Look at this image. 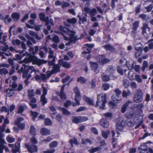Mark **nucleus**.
I'll return each mask as SVG.
<instances>
[{
  "label": "nucleus",
  "instance_id": "f257e3e1",
  "mask_svg": "<svg viewBox=\"0 0 153 153\" xmlns=\"http://www.w3.org/2000/svg\"><path fill=\"white\" fill-rule=\"evenodd\" d=\"M64 29H59L58 31H55V32L58 34L62 35L64 38L65 40L67 41H69L70 42L74 43L76 40H78L76 36H75V33L74 31L70 30V29H66V30H63Z\"/></svg>",
  "mask_w": 153,
  "mask_h": 153
},
{
  "label": "nucleus",
  "instance_id": "f03ea898",
  "mask_svg": "<svg viewBox=\"0 0 153 153\" xmlns=\"http://www.w3.org/2000/svg\"><path fill=\"white\" fill-rule=\"evenodd\" d=\"M19 73H23L22 76L23 78H26V79L25 81V83L27 85L29 82L28 79L32 76L31 74H35V70H33V67L29 66L26 65L25 64H23L22 67L18 71Z\"/></svg>",
  "mask_w": 153,
  "mask_h": 153
},
{
  "label": "nucleus",
  "instance_id": "7ed1b4c3",
  "mask_svg": "<svg viewBox=\"0 0 153 153\" xmlns=\"http://www.w3.org/2000/svg\"><path fill=\"white\" fill-rule=\"evenodd\" d=\"M106 96V94L102 93L98 95L95 107H97L99 106L100 109H105V105L107 102Z\"/></svg>",
  "mask_w": 153,
  "mask_h": 153
},
{
  "label": "nucleus",
  "instance_id": "20e7f679",
  "mask_svg": "<svg viewBox=\"0 0 153 153\" xmlns=\"http://www.w3.org/2000/svg\"><path fill=\"white\" fill-rule=\"evenodd\" d=\"M31 61H33L35 64L39 65L43 63H46L47 62V60L44 59H40L34 56L29 57L28 58L26 57L23 60L20 61V63H22L23 62L26 63H28Z\"/></svg>",
  "mask_w": 153,
  "mask_h": 153
},
{
  "label": "nucleus",
  "instance_id": "39448f33",
  "mask_svg": "<svg viewBox=\"0 0 153 153\" xmlns=\"http://www.w3.org/2000/svg\"><path fill=\"white\" fill-rule=\"evenodd\" d=\"M39 17L40 20L45 22V25L47 26V29H51V25L53 26L54 24L53 19H49L48 16L46 17L45 14L43 13L39 14Z\"/></svg>",
  "mask_w": 153,
  "mask_h": 153
},
{
  "label": "nucleus",
  "instance_id": "423d86ee",
  "mask_svg": "<svg viewBox=\"0 0 153 153\" xmlns=\"http://www.w3.org/2000/svg\"><path fill=\"white\" fill-rule=\"evenodd\" d=\"M74 92L75 94L74 100L76 103L73 102L72 103V104L73 106L75 107L80 105L79 102L81 100V96L79 90L77 87H75L74 88Z\"/></svg>",
  "mask_w": 153,
  "mask_h": 153
},
{
  "label": "nucleus",
  "instance_id": "0eeeda50",
  "mask_svg": "<svg viewBox=\"0 0 153 153\" xmlns=\"http://www.w3.org/2000/svg\"><path fill=\"white\" fill-rule=\"evenodd\" d=\"M33 70H35L36 73V70L33 68ZM36 74V73H35ZM34 75H35L34 76L35 79L37 81H45L47 80V79L49 78L52 75V74L50 73H46V74H41L40 75H38L37 74L32 73Z\"/></svg>",
  "mask_w": 153,
  "mask_h": 153
},
{
  "label": "nucleus",
  "instance_id": "6e6552de",
  "mask_svg": "<svg viewBox=\"0 0 153 153\" xmlns=\"http://www.w3.org/2000/svg\"><path fill=\"white\" fill-rule=\"evenodd\" d=\"M137 93L134 96L133 101L134 102L139 103L141 102L143 100V93L140 89L137 90Z\"/></svg>",
  "mask_w": 153,
  "mask_h": 153
},
{
  "label": "nucleus",
  "instance_id": "1a4fd4ad",
  "mask_svg": "<svg viewBox=\"0 0 153 153\" xmlns=\"http://www.w3.org/2000/svg\"><path fill=\"white\" fill-rule=\"evenodd\" d=\"M90 68L96 74L98 73L100 71L99 65L96 62L90 61L89 62Z\"/></svg>",
  "mask_w": 153,
  "mask_h": 153
},
{
  "label": "nucleus",
  "instance_id": "9d476101",
  "mask_svg": "<svg viewBox=\"0 0 153 153\" xmlns=\"http://www.w3.org/2000/svg\"><path fill=\"white\" fill-rule=\"evenodd\" d=\"M28 24H26V26L28 28L35 29H40V27L42 25H36L34 22V20L33 19H30L28 21Z\"/></svg>",
  "mask_w": 153,
  "mask_h": 153
},
{
  "label": "nucleus",
  "instance_id": "9b49d317",
  "mask_svg": "<svg viewBox=\"0 0 153 153\" xmlns=\"http://www.w3.org/2000/svg\"><path fill=\"white\" fill-rule=\"evenodd\" d=\"M73 118L72 120L73 122L76 124L88 120V117H73Z\"/></svg>",
  "mask_w": 153,
  "mask_h": 153
},
{
  "label": "nucleus",
  "instance_id": "f8f14e48",
  "mask_svg": "<svg viewBox=\"0 0 153 153\" xmlns=\"http://www.w3.org/2000/svg\"><path fill=\"white\" fill-rule=\"evenodd\" d=\"M8 146L12 148V153H16L19 151L20 149V143L17 142L15 145L13 144H8Z\"/></svg>",
  "mask_w": 153,
  "mask_h": 153
},
{
  "label": "nucleus",
  "instance_id": "ddd939ff",
  "mask_svg": "<svg viewBox=\"0 0 153 153\" xmlns=\"http://www.w3.org/2000/svg\"><path fill=\"white\" fill-rule=\"evenodd\" d=\"M97 60L101 65L106 64L110 61L109 59L106 58L103 55L99 56L97 57Z\"/></svg>",
  "mask_w": 153,
  "mask_h": 153
},
{
  "label": "nucleus",
  "instance_id": "4468645a",
  "mask_svg": "<svg viewBox=\"0 0 153 153\" xmlns=\"http://www.w3.org/2000/svg\"><path fill=\"white\" fill-rule=\"evenodd\" d=\"M61 62V60H59L58 64L55 65L53 67V69H52L51 71H47L46 73H50L52 74H53L56 73L60 71V68L61 66V65H59Z\"/></svg>",
  "mask_w": 153,
  "mask_h": 153
},
{
  "label": "nucleus",
  "instance_id": "2eb2a0df",
  "mask_svg": "<svg viewBox=\"0 0 153 153\" xmlns=\"http://www.w3.org/2000/svg\"><path fill=\"white\" fill-rule=\"evenodd\" d=\"M116 71L115 67L112 65L108 66L107 68L106 72L109 74V75L110 76L114 77L113 74Z\"/></svg>",
  "mask_w": 153,
  "mask_h": 153
},
{
  "label": "nucleus",
  "instance_id": "dca6fc26",
  "mask_svg": "<svg viewBox=\"0 0 153 153\" xmlns=\"http://www.w3.org/2000/svg\"><path fill=\"white\" fill-rule=\"evenodd\" d=\"M77 22V19L75 18L72 19H68L67 20V22H64L65 25L68 27H70L71 25L70 24H75Z\"/></svg>",
  "mask_w": 153,
  "mask_h": 153
},
{
  "label": "nucleus",
  "instance_id": "f3484780",
  "mask_svg": "<svg viewBox=\"0 0 153 153\" xmlns=\"http://www.w3.org/2000/svg\"><path fill=\"white\" fill-rule=\"evenodd\" d=\"M25 147L27 148L28 151L31 153H33V152H36L37 151V147L33 145H32L29 146L28 145L25 144Z\"/></svg>",
  "mask_w": 153,
  "mask_h": 153
},
{
  "label": "nucleus",
  "instance_id": "a211bd4d",
  "mask_svg": "<svg viewBox=\"0 0 153 153\" xmlns=\"http://www.w3.org/2000/svg\"><path fill=\"white\" fill-rule=\"evenodd\" d=\"M29 99L30 100V102L29 103L30 105L33 108H37V105L36 104L37 102L36 98L33 97L29 98Z\"/></svg>",
  "mask_w": 153,
  "mask_h": 153
},
{
  "label": "nucleus",
  "instance_id": "6ab92c4d",
  "mask_svg": "<svg viewBox=\"0 0 153 153\" xmlns=\"http://www.w3.org/2000/svg\"><path fill=\"white\" fill-rule=\"evenodd\" d=\"M100 124L102 127L104 128H108L109 125L108 122L104 118H102L101 120Z\"/></svg>",
  "mask_w": 153,
  "mask_h": 153
},
{
  "label": "nucleus",
  "instance_id": "aec40b11",
  "mask_svg": "<svg viewBox=\"0 0 153 153\" xmlns=\"http://www.w3.org/2000/svg\"><path fill=\"white\" fill-rule=\"evenodd\" d=\"M11 16L14 21L17 22L20 19V15L18 12H15L12 14Z\"/></svg>",
  "mask_w": 153,
  "mask_h": 153
},
{
  "label": "nucleus",
  "instance_id": "412c9836",
  "mask_svg": "<svg viewBox=\"0 0 153 153\" xmlns=\"http://www.w3.org/2000/svg\"><path fill=\"white\" fill-rule=\"evenodd\" d=\"M57 108L62 112V114L65 116H68L71 115V113L64 108H61L60 107H57Z\"/></svg>",
  "mask_w": 153,
  "mask_h": 153
},
{
  "label": "nucleus",
  "instance_id": "4be33fe9",
  "mask_svg": "<svg viewBox=\"0 0 153 153\" xmlns=\"http://www.w3.org/2000/svg\"><path fill=\"white\" fill-rule=\"evenodd\" d=\"M111 99L115 103H118L122 100V98L121 97H119L114 94L112 96Z\"/></svg>",
  "mask_w": 153,
  "mask_h": 153
},
{
  "label": "nucleus",
  "instance_id": "5701e85b",
  "mask_svg": "<svg viewBox=\"0 0 153 153\" xmlns=\"http://www.w3.org/2000/svg\"><path fill=\"white\" fill-rule=\"evenodd\" d=\"M40 133L42 135H47L50 134V130L45 128H42L40 130Z\"/></svg>",
  "mask_w": 153,
  "mask_h": 153
},
{
  "label": "nucleus",
  "instance_id": "b1692460",
  "mask_svg": "<svg viewBox=\"0 0 153 153\" xmlns=\"http://www.w3.org/2000/svg\"><path fill=\"white\" fill-rule=\"evenodd\" d=\"M9 15H5L4 16H3L1 15H0V18L4 20L5 23H7V20L8 23H10L12 21V19L11 18H9Z\"/></svg>",
  "mask_w": 153,
  "mask_h": 153
},
{
  "label": "nucleus",
  "instance_id": "393cba45",
  "mask_svg": "<svg viewBox=\"0 0 153 153\" xmlns=\"http://www.w3.org/2000/svg\"><path fill=\"white\" fill-rule=\"evenodd\" d=\"M102 47L106 51H115V48L110 44L103 45Z\"/></svg>",
  "mask_w": 153,
  "mask_h": 153
},
{
  "label": "nucleus",
  "instance_id": "a878e982",
  "mask_svg": "<svg viewBox=\"0 0 153 153\" xmlns=\"http://www.w3.org/2000/svg\"><path fill=\"white\" fill-rule=\"evenodd\" d=\"M131 103V102L128 101L126 102L123 105L121 110V111L122 113H123L126 111L127 107Z\"/></svg>",
  "mask_w": 153,
  "mask_h": 153
},
{
  "label": "nucleus",
  "instance_id": "bb28decb",
  "mask_svg": "<svg viewBox=\"0 0 153 153\" xmlns=\"http://www.w3.org/2000/svg\"><path fill=\"white\" fill-rule=\"evenodd\" d=\"M60 60H61V62L60 63V65H61V66L62 65L63 67L67 68H69L70 67L71 65L67 62L64 61L63 60L61 61V59Z\"/></svg>",
  "mask_w": 153,
  "mask_h": 153
},
{
  "label": "nucleus",
  "instance_id": "cd10ccee",
  "mask_svg": "<svg viewBox=\"0 0 153 153\" xmlns=\"http://www.w3.org/2000/svg\"><path fill=\"white\" fill-rule=\"evenodd\" d=\"M136 113L133 112L131 113L130 112H127L125 115L126 118L127 119H131L136 115Z\"/></svg>",
  "mask_w": 153,
  "mask_h": 153
},
{
  "label": "nucleus",
  "instance_id": "c85d7f7f",
  "mask_svg": "<svg viewBox=\"0 0 153 153\" xmlns=\"http://www.w3.org/2000/svg\"><path fill=\"white\" fill-rule=\"evenodd\" d=\"M5 130V128L1 127L0 126V140L1 142H4L5 140L3 139V137L4 136V135L3 134V133Z\"/></svg>",
  "mask_w": 153,
  "mask_h": 153
},
{
  "label": "nucleus",
  "instance_id": "c756f323",
  "mask_svg": "<svg viewBox=\"0 0 153 153\" xmlns=\"http://www.w3.org/2000/svg\"><path fill=\"white\" fill-rule=\"evenodd\" d=\"M5 92H7V96L9 97L13 96L15 94V92L14 91L11 89H6Z\"/></svg>",
  "mask_w": 153,
  "mask_h": 153
},
{
  "label": "nucleus",
  "instance_id": "7c9ffc66",
  "mask_svg": "<svg viewBox=\"0 0 153 153\" xmlns=\"http://www.w3.org/2000/svg\"><path fill=\"white\" fill-rule=\"evenodd\" d=\"M131 94L130 91L128 89L127 91L123 90L122 93V95L123 97L127 98V96Z\"/></svg>",
  "mask_w": 153,
  "mask_h": 153
},
{
  "label": "nucleus",
  "instance_id": "2f4dec72",
  "mask_svg": "<svg viewBox=\"0 0 153 153\" xmlns=\"http://www.w3.org/2000/svg\"><path fill=\"white\" fill-rule=\"evenodd\" d=\"M27 109V107L25 105L20 106L19 108L18 113L19 114L22 113L23 112L25 109Z\"/></svg>",
  "mask_w": 153,
  "mask_h": 153
},
{
  "label": "nucleus",
  "instance_id": "473e14b6",
  "mask_svg": "<svg viewBox=\"0 0 153 153\" xmlns=\"http://www.w3.org/2000/svg\"><path fill=\"white\" fill-rule=\"evenodd\" d=\"M102 137L105 139H107L108 136L110 134V131L109 130H107L105 131H102Z\"/></svg>",
  "mask_w": 153,
  "mask_h": 153
},
{
  "label": "nucleus",
  "instance_id": "72a5a7b5",
  "mask_svg": "<svg viewBox=\"0 0 153 153\" xmlns=\"http://www.w3.org/2000/svg\"><path fill=\"white\" fill-rule=\"evenodd\" d=\"M27 92L29 98L34 97V90L33 89H29L27 91Z\"/></svg>",
  "mask_w": 153,
  "mask_h": 153
},
{
  "label": "nucleus",
  "instance_id": "f704fd0d",
  "mask_svg": "<svg viewBox=\"0 0 153 153\" xmlns=\"http://www.w3.org/2000/svg\"><path fill=\"white\" fill-rule=\"evenodd\" d=\"M125 61L126 65L127 66L129 70H131L133 69L134 66V62L132 63L131 64H130L128 62L125 60H124Z\"/></svg>",
  "mask_w": 153,
  "mask_h": 153
},
{
  "label": "nucleus",
  "instance_id": "c9c22d12",
  "mask_svg": "<svg viewBox=\"0 0 153 153\" xmlns=\"http://www.w3.org/2000/svg\"><path fill=\"white\" fill-rule=\"evenodd\" d=\"M135 73L132 71H130L128 74V76L129 79L131 80H133L134 79Z\"/></svg>",
  "mask_w": 153,
  "mask_h": 153
},
{
  "label": "nucleus",
  "instance_id": "e433bc0d",
  "mask_svg": "<svg viewBox=\"0 0 153 153\" xmlns=\"http://www.w3.org/2000/svg\"><path fill=\"white\" fill-rule=\"evenodd\" d=\"M77 82H79L82 84L85 83L86 82V80L83 77L80 76L77 78Z\"/></svg>",
  "mask_w": 153,
  "mask_h": 153
},
{
  "label": "nucleus",
  "instance_id": "4c0bfd02",
  "mask_svg": "<svg viewBox=\"0 0 153 153\" xmlns=\"http://www.w3.org/2000/svg\"><path fill=\"white\" fill-rule=\"evenodd\" d=\"M8 73V71L5 68H2L0 69V75H5Z\"/></svg>",
  "mask_w": 153,
  "mask_h": 153
},
{
  "label": "nucleus",
  "instance_id": "58836bf2",
  "mask_svg": "<svg viewBox=\"0 0 153 153\" xmlns=\"http://www.w3.org/2000/svg\"><path fill=\"white\" fill-rule=\"evenodd\" d=\"M40 101L42 102L43 105H44L47 102V100L45 96H41Z\"/></svg>",
  "mask_w": 153,
  "mask_h": 153
},
{
  "label": "nucleus",
  "instance_id": "ea45409f",
  "mask_svg": "<svg viewBox=\"0 0 153 153\" xmlns=\"http://www.w3.org/2000/svg\"><path fill=\"white\" fill-rule=\"evenodd\" d=\"M102 79L103 81H108L110 79L109 75H106L104 74L101 75Z\"/></svg>",
  "mask_w": 153,
  "mask_h": 153
},
{
  "label": "nucleus",
  "instance_id": "a19ab883",
  "mask_svg": "<svg viewBox=\"0 0 153 153\" xmlns=\"http://www.w3.org/2000/svg\"><path fill=\"white\" fill-rule=\"evenodd\" d=\"M101 148L100 147H97L95 148H92L89 150V151L91 153H94L99 150H100Z\"/></svg>",
  "mask_w": 153,
  "mask_h": 153
},
{
  "label": "nucleus",
  "instance_id": "79ce46f5",
  "mask_svg": "<svg viewBox=\"0 0 153 153\" xmlns=\"http://www.w3.org/2000/svg\"><path fill=\"white\" fill-rule=\"evenodd\" d=\"M130 85L129 81L127 79L123 80V85L125 88H127L129 87Z\"/></svg>",
  "mask_w": 153,
  "mask_h": 153
},
{
  "label": "nucleus",
  "instance_id": "37998d69",
  "mask_svg": "<svg viewBox=\"0 0 153 153\" xmlns=\"http://www.w3.org/2000/svg\"><path fill=\"white\" fill-rule=\"evenodd\" d=\"M82 144L86 145L88 143H89L90 144H92L91 141L89 140V139H82Z\"/></svg>",
  "mask_w": 153,
  "mask_h": 153
},
{
  "label": "nucleus",
  "instance_id": "c03bdc74",
  "mask_svg": "<svg viewBox=\"0 0 153 153\" xmlns=\"http://www.w3.org/2000/svg\"><path fill=\"white\" fill-rule=\"evenodd\" d=\"M58 145V143L57 141H53L49 145L50 148H53L56 147Z\"/></svg>",
  "mask_w": 153,
  "mask_h": 153
},
{
  "label": "nucleus",
  "instance_id": "a18cd8bd",
  "mask_svg": "<svg viewBox=\"0 0 153 153\" xmlns=\"http://www.w3.org/2000/svg\"><path fill=\"white\" fill-rule=\"evenodd\" d=\"M103 115L107 119H111L112 118V117L113 116L112 114L110 112L104 114H103Z\"/></svg>",
  "mask_w": 153,
  "mask_h": 153
},
{
  "label": "nucleus",
  "instance_id": "49530a36",
  "mask_svg": "<svg viewBox=\"0 0 153 153\" xmlns=\"http://www.w3.org/2000/svg\"><path fill=\"white\" fill-rule=\"evenodd\" d=\"M45 124L47 126H51L52 124V122L51 120L48 118L45 120Z\"/></svg>",
  "mask_w": 153,
  "mask_h": 153
},
{
  "label": "nucleus",
  "instance_id": "de8ad7c7",
  "mask_svg": "<svg viewBox=\"0 0 153 153\" xmlns=\"http://www.w3.org/2000/svg\"><path fill=\"white\" fill-rule=\"evenodd\" d=\"M142 45L140 44H137L135 46V49L139 51H143Z\"/></svg>",
  "mask_w": 153,
  "mask_h": 153
},
{
  "label": "nucleus",
  "instance_id": "09e8293b",
  "mask_svg": "<svg viewBox=\"0 0 153 153\" xmlns=\"http://www.w3.org/2000/svg\"><path fill=\"white\" fill-rule=\"evenodd\" d=\"M97 13V10L95 8L92 9L90 11L89 14L90 16H94Z\"/></svg>",
  "mask_w": 153,
  "mask_h": 153
},
{
  "label": "nucleus",
  "instance_id": "8fccbe9b",
  "mask_svg": "<svg viewBox=\"0 0 153 153\" xmlns=\"http://www.w3.org/2000/svg\"><path fill=\"white\" fill-rule=\"evenodd\" d=\"M148 64L147 62L146 61H144L143 63V66L142 68V70L143 71H144L146 68L148 67Z\"/></svg>",
  "mask_w": 153,
  "mask_h": 153
},
{
  "label": "nucleus",
  "instance_id": "3c124183",
  "mask_svg": "<svg viewBox=\"0 0 153 153\" xmlns=\"http://www.w3.org/2000/svg\"><path fill=\"white\" fill-rule=\"evenodd\" d=\"M7 140L8 142L11 143L15 141V139L12 137L8 136L7 137Z\"/></svg>",
  "mask_w": 153,
  "mask_h": 153
},
{
  "label": "nucleus",
  "instance_id": "603ef678",
  "mask_svg": "<svg viewBox=\"0 0 153 153\" xmlns=\"http://www.w3.org/2000/svg\"><path fill=\"white\" fill-rule=\"evenodd\" d=\"M147 146L145 144L143 143L140 147H139L138 149L141 150H148Z\"/></svg>",
  "mask_w": 153,
  "mask_h": 153
},
{
  "label": "nucleus",
  "instance_id": "864d4df0",
  "mask_svg": "<svg viewBox=\"0 0 153 153\" xmlns=\"http://www.w3.org/2000/svg\"><path fill=\"white\" fill-rule=\"evenodd\" d=\"M85 101L87 102L88 103V104L92 105H94V102L93 101L91 100L89 98L86 97L85 98Z\"/></svg>",
  "mask_w": 153,
  "mask_h": 153
},
{
  "label": "nucleus",
  "instance_id": "5fc2aeb1",
  "mask_svg": "<svg viewBox=\"0 0 153 153\" xmlns=\"http://www.w3.org/2000/svg\"><path fill=\"white\" fill-rule=\"evenodd\" d=\"M114 92L116 93V94H114L115 95L119 97H121V94H122V92L118 88L115 89L114 91Z\"/></svg>",
  "mask_w": 153,
  "mask_h": 153
},
{
  "label": "nucleus",
  "instance_id": "6e6d98bb",
  "mask_svg": "<svg viewBox=\"0 0 153 153\" xmlns=\"http://www.w3.org/2000/svg\"><path fill=\"white\" fill-rule=\"evenodd\" d=\"M30 132L31 135H33L35 134V128L32 125L30 126Z\"/></svg>",
  "mask_w": 153,
  "mask_h": 153
},
{
  "label": "nucleus",
  "instance_id": "4d7b16f0",
  "mask_svg": "<svg viewBox=\"0 0 153 153\" xmlns=\"http://www.w3.org/2000/svg\"><path fill=\"white\" fill-rule=\"evenodd\" d=\"M89 83L91 85V88H93L95 87L96 81L94 79H92L91 81L89 82Z\"/></svg>",
  "mask_w": 153,
  "mask_h": 153
},
{
  "label": "nucleus",
  "instance_id": "13d9d810",
  "mask_svg": "<svg viewBox=\"0 0 153 153\" xmlns=\"http://www.w3.org/2000/svg\"><path fill=\"white\" fill-rule=\"evenodd\" d=\"M30 112H31V114L33 117V119L34 120H35V118H36L38 115L39 114L36 111H30Z\"/></svg>",
  "mask_w": 153,
  "mask_h": 153
},
{
  "label": "nucleus",
  "instance_id": "bf43d9fd",
  "mask_svg": "<svg viewBox=\"0 0 153 153\" xmlns=\"http://www.w3.org/2000/svg\"><path fill=\"white\" fill-rule=\"evenodd\" d=\"M52 40L56 43H57L59 42L60 39L58 36L55 35L52 38Z\"/></svg>",
  "mask_w": 153,
  "mask_h": 153
},
{
  "label": "nucleus",
  "instance_id": "052dcab7",
  "mask_svg": "<svg viewBox=\"0 0 153 153\" xmlns=\"http://www.w3.org/2000/svg\"><path fill=\"white\" fill-rule=\"evenodd\" d=\"M110 87L108 83H105L102 85V88L104 91L107 90Z\"/></svg>",
  "mask_w": 153,
  "mask_h": 153
},
{
  "label": "nucleus",
  "instance_id": "680f3d73",
  "mask_svg": "<svg viewBox=\"0 0 153 153\" xmlns=\"http://www.w3.org/2000/svg\"><path fill=\"white\" fill-rule=\"evenodd\" d=\"M12 42L13 45L16 44L17 45H19L21 43L20 41L18 39L12 40Z\"/></svg>",
  "mask_w": 153,
  "mask_h": 153
},
{
  "label": "nucleus",
  "instance_id": "e2e57ef3",
  "mask_svg": "<svg viewBox=\"0 0 153 153\" xmlns=\"http://www.w3.org/2000/svg\"><path fill=\"white\" fill-rule=\"evenodd\" d=\"M78 17L79 19V21H82L83 23H84V22H86L87 21V18L85 16H83L82 17H81L79 15H78Z\"/></svg>",
  "mask_w": 153,
  "mask_h": 153
},
{
  "label": "nucleus",
  "instance_id": "0e129e2a",
  "mask_svg": "<svg viewBox=\"0 0 153 153\" xmlns=\"http://www.w3.org/2000/svg\"><path fill=\"white\" fill-rule=\"evenodd\" d=\"M55 58H53L52 60L48 62V65L50 66H53H53L55 65Z\"/></svg>",
  "mask_w": 153,
  "mask_h": 153
},
{
  "label": "nucleus",
  "instance_id": "69168bd1",
  "mask_svg": "<svg viewBox=\"0 0 153 153\" xmlns=\"http://www.w3.org/2000/svg\"><path fill=\"white\" fill-rule=\"evenodd\" d=\"M59 95L62 99L65 100L66 99V95L64 92L60 91V93L59 94Z\"/></svg>",
  "mask_w": 153,
  "mask_h": 153
},
{
  "label": "nucleus",
  "instance_id": "338daca9",
  "mask_svg": "<svg viewBox=\"0 0 153 153\" xmlns=\"http://www.w3.org/2000/svg\"><path fill=\"white\" fill-rule=\"evenodd\" d=\"M135 76L136 80L138 82L140 83L142 82V79L140 75L137 74Z\"/></svg>",
  "mask_w": 153,
  "mask_h": 153
},
{
  "label": "nucleus",
  "instance_id": "774afa93",
  "mask_svg": "<svg viewBox=\"0 0 153 153\" xmlns=\"http://www.w3.org/2000/svg\"><path fill=\"white\" fill-rule=\"evenodd\" d=\"M70 6L69 3L66 2L64 1L62 2V8L69 7Z\"/></svg>",
  "mask_w": 153,
  "mask_h": 153
}]
</instances>
